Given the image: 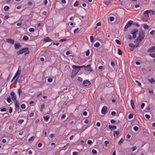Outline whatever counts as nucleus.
<instances>
[{"label": "nucleus", "instance_id": "5701e85b", "mask_svg": "<svg viewBox=\"0 0 155 155\" xmlns=\"http://www.w3.org/2000/svg\"><path fill=\"white\" fill-rule=\"evenodd\" d=\"M149 81L152 84H153L155 82V81L153 78H152L149 80Z\"/></svg>", "mask_w": 155, "mask_h": 155}, {"label": "nucleus", "instance_id": "13d9d810", "mask_svg": "<svg viewBox=\"0 0 155 155\" xmlns=\"http://www.w3.org/2000/svg\"><path fill=\"white\" fill-rule=\"evenodd\" d=\"M145 116L146 118L147 119H149L150 118V116L148 114H146L145 115Z\"/></svg>", "mask_w": 155, "mask_h": 155}, {"label": "nucleus", "instance_id": "c85d7f7f", "mask_svg": "<svg viewBox=\"0 0 155 155\" xmlns=\"http://www.w3.org/2000/svg\"><path fill=\"white\" fill-rule=\"evenodd\" d=\"M79 2L78 1H76L74 4V5L75 7H76L78 5Z\"/></svg>", "mask_w": 155, "mask_h": 155}, {"label": "nucleus", "instance_id": "f03ea898", "mask_svg": "<svg viewBox=\"0 0 155 155\" xmlns=\"http://www.w3.org/2000/svg\"><path fill=\"white\" fill-rule=\"evenodd\" d=\"M139 32L138 37L136 39L134 42H136L137 43H140L142 41L145 37V33L142 29L140 30Z\"/></svg>", "mask_w": 155, "mask_h": 155}, {"label": "nucleus", "instance_id": "37998d69", "mask_svg": "<svg viewBox=\"0 0 155 155\" xmlns=\"http://www.w3.org/2000/svg\"><path fill=\"white\" fill-rule=\"evenodd\" d=\"M42 94V93L41 92H38V94L37 95V97H39V96H41Z\"/></svg>", "mask_w": 155, "mask_h": 155}, {"label": "nucleus", "instance_id": "f257e3e1", "mask_svg": "<svg viewBox=\"0 0 155 155\" xmlns=\"http://www.w3.org/2000/svg\"><path fill=\"white\" fill-rule=\"evenodd\" d=\"M72 68H73L72 71L71 78H73L77 74L78 72L80 70V67L79 66L73 65Z\"/></svg>", "mask_w": 155, "mask_h": 155}, {"label": "nucleus", "instance_id": "412c9836", "mask_svg": "<svg viewBox=\"0 0 155 155\" xmlns=\"http://www.w3.org/2000/svg\"><path fill=\"white\" fill-rule=\"evenodd\" d=\"M50 118V116L49 115H47L46 116H44V120L46 121H47Z\"/></svg>", "mask_w": 155, "mask_h": 155}, {"label": "nucleus", "instance_id": "e433bc0d", "mask_svg": "<svg viewBox=\"0 0 155 155\" xmlns=\"http://www.w3.org/2000/svg\"><path fill=\"white\" fill-rule=\"evenodd\" d=\"M34 139V136L31 137L30 139L28 140V141L29 142L31 141L32 140H33Z\"/></svg>", "mask_w": 155, "mask_h": 155}, {"label": "nucleus", "instance_id": "f704fd0d", "mask_svg": "<svg viewBox=\"0 0 155 155\" xmlns=\"http://www.w3.org/2000/svg\"><path fill=\"white\" fill-rule=\"evenodd\" d=\"M133 117V115L132 114H130L128 116V118L129 119H132Z\"/></svg>", "mask_w": 155, "mask_h": 155}, {"label": "nucleus", "instance_id": "4468645a", "mask_svg": "<svg viewBox=\"0 0 155 155\" xmlns=\"http://www.w3.org/2000/svg\"><path fill=\"white\" fill-rule=\"evenodd\" d=\"M147 51L148 52H154L155 51V46L148 48L147 50Z\"/></svg>", "mask_w": 155, "mask_h": 155}, {"label": "nucleus", "instance_id": "ea45409f", "mask_svg": "<svg viewBox=\"0 0 155 155\" xmlns=\"http://www.w3.org/2000/svg\"><path fill=\"white\" fill-rule=\"evenodd\" d=\"M53 79L52 78H49L48 79V81L49 82L51 83Z\"/></svg>", "mask_w": 155, "mask_h": 155}, {"label": "nucleus", "instance_id": "6e6552de", "mask_svg": "<svg viewBox=\"0 0 155 155\" xmlns=\"http://www.w3.org/2000/svg\"><path fill=\"white\" fill-rule=\"evenodd\" d=\"M21 71V66H18V69L17 71V72L16 73V74H17L18 75V77H17V78H16L15 80V81L14 82H15L17 81V80L18 79L19 76H20V74Z\"/></svg>", "mask_w": 155, "mask_h": 155}, {"label": "nucleus", "instance_id": "39448f33", "mask_svg": "<svg viewBox=\"0 0 155 155\" xmlns=\"http://www.w3.org/2000/svg\"><path fill=\"white\" fill-rule=\"evenodd\" d=\"M11 98L14 102L17 101L16 100L17 96L15 93L14 92H12L10 93Z\"/></svg>", "mask_w": 155, "mask_h": 155}, {"label": "nucleus", "instance_id": "f3484780", "mask_svg": "<svg viewBox=\"0 0 155 155\" xmlns=\"http://www.w3.org/2000/svg\"><path fill=\"white\" fill-rule=\"evenodd\" d=\"M142 25L146 30L150 28V26L147 25V24H143Z\"/></svg>", "mask_w": 155, "mask_h": 155}, {"label": "nucleus", "instance_id": "393cba45", "mask_svg": "<svg viewBox=\"0 0 155 155\" xmlns=\"http://www.w3.org/2000/svg\"><path fill=\"white\" fill-rule=\"evenodd\" d=\"M118 54L120 55H121L122 54V51L120 50V49L119 48L118 49Z\"/></svg>", "mask_w": 155, "mask_h": 155}, {"label": "nucleus", "instance_id": "49530a36", "mask_svg": "<svg viewBox=\"0 0 155 155\" xmlns=\"http://www.w3.org/2000/svg\"><path fill=\"white\" fill-rule=\"evenodd\" d=\"M34 30H35V29L33 28H29V31L30 32H33L34 31Z\"/></svg>", "mask_w": 155, "mask_h": 155}, {"label": "nucleus", "instance_id": "f8f14e48", "mask_svg": "<svg viewBox=\"0 0 155 155\" xmlns=\"http://www.w3.org/2000/svg\"><path fill=\"white\" fill-rule=\"evenodd\" d=\"M86 68H85V70L88 71H93L92 68H91V65L88 64L86 66Z\"/></svg>", "mask_w": 155, "mask_h": 155}, {"label": "nucleus", "instance_id": "9b49d317", "mask_svg": "<svg viewBox=\"0 0 155 155\" xmlns=\"http://www.w3.org/2000/svg\"><path fill=\"white\" fill-rule=\"evenodd\" d=\"M150 13V11L149 10H148L146 11H145L143 13V15H144L145 17L146 18H147L149 17V14Z\"/></svg>", "mask_w": 155, "mask_h": 155}, {"label": "nucleus", "instance_id": "de8ad7c7", "mask_svg": "<svg viewBox=\"0 0 155 155\" xmlns=\"http://www.w3.org/2000/svg\"><path fill=\"white\" fill-rule=\"evenodd\" d=\"M140 18L144 21H147V20L145 18H144L143 17H141Z\"/></svg>", "mask_w": 155, "mask_h": 155}, {"label": "nucleus", "instance_id": "338daca9", "mask_svg": "<svg viewBox=\"0 0 155 155\" xmlns=\"http://www.w3.org/2000/svg\"><path fill=\"white\" fill-rule=\"evenodd\" d=\"M78 29H79V28H77L76 29H75L74 30V33H76V32L78 30Z\"/></svg>", "mask_w": 155, "mask_h": 155}, {"label": "nucleus", "instance_id": "c756f323", "mask_svg": "<svg viewBox=\"0 0 155 155\" xmlns=\"http://www.w3.org/2000/svg\"><path fill=\"white\" fill-rule=\"evenodd\" d=\"M134 130L136 131H138V127L135 126L133 128Z\"/></svg>", "mask_w": 155, "mask_h": 155}, {"label": "nucleus", "instance_id": "69168bd1", "mask_svg": "<svg viewBox=\"0 0 155 155\" xmlns=\"http://www.w3.org/2000/svg\"><path fill=\"white\" fill-rule=\"evenodd\" d=\"M110 3V2L109 1H106L104 2V3L106 5H108Z\"/></svg>", "mask_w": 155, "mask_h": 155}, {"label": "nucleus", "instance_id": "09e8293b", "mask_svg": "<svg viewBox=\"0 0 155 155\" xmlns=\"http://www.w3.org/2000/svg\"><path fill=\"white\" fill-rule=\"evenodd\" d=\"M9 113H12V107H9Z\"/></svg>", "mask_w": 155, "mask_h": 155}, {"label": "nucleus", "instance_id": "1a4fd4ad", "mask_svg": "<svg viewBox=\"0 0 155 155\" xmlns=\"http://www.w3.org/2000/svg\"><path fill=\"white\" fill-rule=\"evenodd\" d=\"M107 110V107L106 106H104L102 108L101 110V113L102 114H105Z\"/></svg>", "mask_w": 155, "mask_h": 155}, {"label": "nucleus", "instance_id": "7c9ffc66", "mask_svg": "<svg viewBox=\"0 0 155 155\" xmlns=\"http://www.w3.org/2000/svg\"><path fill=\"white\" fill-rule=\"evenodd\" d=\"M18 77V75L17 74H15V76H14L12 80L11 81L12 82L16 78H17V77Z\"/></svg>", "mask_w": 155, "mask_h": 155}, {"label": "nucleus", "instance_id": "aec40b11", "mask_svg": "<svg viewBox=\"0 0 155 155\" xmlns=\"http://www.w3.org/2000/svg\"><path fill=\"white\" fill-rule=\"evenodd\" d=\"M119 134V131L118 130L117 131H114L113 132V136L114 137L115 136V135L117 136Z\"/></svg>", "mask_w": 155, "mask_h": 155}, {"label": "nucleus", "instance_id": "a878e982", "mask_svg": "<svg viewBox=\"0 0 155 155\" xmlns=\"http://www.w3.org/2000/svg\"><path fill=\"white\" fill-rule=\"evenodd\" d=\"M7 101L8 103H10L11 101V97H8L7 98Z\"/></svg>", "mask_w": 155, "mask_h": 155}, {"label": "nucleus", "instance_id": "4d7b16f0", "mask_svg": "<svg viewBox=\"0 0 155 155\" xmlns=\"http://www.w3.org/2000/svg\"><path fill=\"white\" fill-rule=\"evenodd\" d=\"M148 92L151 94H153V90H149L148 91Z\"/></svg>", "mask_w": 155, "mask_h": 155}, {"label": "nucleus", "instance_id": "0eeeda50", "mask_svg": "<svg viewBox=\"0 0 155 155\" xmlns=\"http://www.w3.org/2000/svg\"><path fill=\"white\" fill-rule=\"evenodd\" d=\"M90 84V82L88 80H86L83 82L82 85L83 86L86 87L89 86Z\"/></svg>", "mask_w": 155, "mask_h": 155}, {"label": "nucleus", "instance_id": "bf43d9fd", "mask_svg": "<svg viewBox=\"0 0 155 155\" xmlns=\"http://www.w3.org/2000/svg\"><path fill=\"white\" fill-rule=\"evenodd\" d=\"M145 106V104L144 103H142L141 106V109H143Z\"/></svg>", "mask_w": 155, "mask_h": 155}, {"label": "nucleus", "instance_id": "680f3d73", "mask_svg": "<svg viewBox=\"0 0 155 155\" xmlns=\"http://www.w3.org/2000/svg\"><path fill=\"white\" fill-rule=\"evenodd\" d=\"M155 13V12L154 11H150V14L151 15H153Z\"/></svg>", "mask_w": 155, "mask_h": 155}, {"label": "nucleus", "instance_id": "20e7f679", "mask_svg": "<svg viewBox=\"0 0 155 155\" xmlns=\"http://www.w3.org/2000/svg\"><path fill=\"white\" fill-rule=\"evenodd\" d=\"M138 32V30L137 29H132L130 33L133 35V38H135L136 37V33Z\"/></svg>", "mask_w": 155, "mask_h": 155}, {"label": "nucleus", "instance_id": "6ab92c4d", "mask_svg": "<svg viewBox=\"0 0 155 155\" xmlns=\"http://www.w3.org/2000/svg\"><path fill=\"white\" fill-rule=\"evenodd\" d=\"M134 102L133 100L131 99L130 100V105L133 109H134Z\"/></svg>", "mask_w": 155, "mask_h": 155}, {"label": "nucleus", "instance_id": "0e129e2a", "mask_svg": "<svg viewBox=\"0 0 155 155\" xmlns=\"http://www.w3.org/2000/svg\"><path fill=\"white\" fill-rule=\"evenodd\" d=\"M22 24V22H19L17 24V25L18 26H19L21 25Z\"/></svg>", "mask_w": 155, "mask_h": 155}, {"label": "nucleus", "instance_id": "e2e57ef3", "mask_svg": "<svg viewBox=\"0 0 155 155\" xmlns=\"http://www.w3.org/2000/svg\"><path fill=\"white\" fill-rule=\"evenodd\" d=\"M78 154V152H74L73 153V155H77Z\"/></svg>", "mask_w": 155, "mask_h": 155}, {"label": "nucleus", "instance_id": "603ef678", "mask_svg": "<svg viewBox=\"0 0 155 155\" xmlns=\"http://www.w3.org/2000/svg\"><path fill=\"white\" fill-rule=\"evenodd\" d=\"M0 111L1 112H3V111L5 112L6 111V109L5 108H3L2 109H1L0 110Z\"/></svg>", "mask_w": 155, "mask_h": 155}, {"label": "nucleus", "instance_id": "6e6d98bb", "mask_svg": "<svg viewBox=\"0 0 155 155\" xmlns=\"http://www.w3.org/2000/svg\"><path fill=\"white\" fill-rule=\"evenodd\" d=\"M78 80L79 81H80V82H82L83 80V79L82 78L80 77H78Z\"/></svg>", "mask_w": 155, "mask_h": 155}, {"label": "nucleus", "instance_id": "79ce46f5", "mask_svg": "<svg viewBox=\"0 0 155 155\" xmlns=\"http://www.w3.org/2000/svg\"><path fill=\"white\" fill-rule=\"evenodd\" d=\"M21 108L24 109L25 108V105L24 104H22L21 105Z\"/></svg>", "mask_w": 155, "mask_h": 155}, {"label": "nucleus", "instance_id": "a18cd8bd", "mask_svg": "<svg viewBox=\"0 0 155 155\" xmlns=\"http://www.w3.org/2000/svg\"><path fill=\"white\" fill-rule=\"evenodd\" d=\"M150 55L153 58H155V53L153 54H150Z\"/></svg>", "mask_w": 155, "mask_h": 155}, {"label": "nucleus", "instance_id": "c03bdc74", "mask_svg": "<svg viewBox=\"0 0 155 155\" xmlns=\"http://www.w3.org/2000/svg\"><path fill=\"white\" fill-rule=\"evenodd\" d=\"M91 42H92L94 41V37L93 36H91L90 37Z\"/></svg>", "mask_w": 155, "mask_h": 155}, {"label": "nucleus", "instance_id": "864d4df0", "mask_svg": "<svg viewBox=\"0 0 155 155\" xmlns=\"http://www.w3.org/2000/svg\"><path fill=\"white\" fill-rule=\"evenodd\" d=\"M111 65L113 67H114L115 66V63L113 61H111Z\"/></svg>", "mask_w": 155, "mask_h": 155}, {"label": "nucleus", "instance_id": "ddd939ff", "mask_svg": "<svg viewBox=\"0 0 155 155\" xmlns=\"http://www.w3.org/2000/svg\"><path fill=\"white\" fill-rule=\"evenodd\" d=\"M15 48L16 49H18L21 47L20 43L18 42L16 43L14 45Z\"/></svg>", "mask_w": 155, "mask_h": 155}, {"label": "nucleus", "instance_id": "5fc2aeb1", "mask_svg": "<svg viewBox=\"0 0 155 155\" xmlns=\"http://www.w3.org/2000/svg\"><path fill=\"white\" fill-rule=\"evenodd\" d=\"M109 142L108 141H104V144L106 146H107V145L109 144Z\"/></svg>", "mask_w": 155, "mask_h": 155}, {"label": "nucleus", "instance_id": "473e14b6", "mask_svg": "<svg viewBox=\"0 0 155 155\" xmlns=\"http://www.w3.org/2000/svg\"><path fill=\"white\" fill-rule=\"evenodd\" d=\"M92 152L94 154H96L97 153V151L94 149H93L92 150Z\"/></svg>", "mask_w": 155, "mask_h": 155}, {"label": "nucleus", "instance_id": "423d86ee", "mask_svg": "<svg viewBox=\"0 0 155 155\" xmlns=\"http://www.w3.org/2000/svg\"><path fill=\"white\" fill-rule=\"evenodd\" d=\"M133 23V21H129L127 23V24L125 26L124 30L125 31H126L127 30V29L128 27H130L132 24Z\"/></svg>", "mask_w": 155, "mask_h": 155}, {"label": "nucleus", "instance_id": "a19ab883", "mask_svg": "<svg viewBox=\"0 0 155 155\" xmlns=\"http://www.w3.org/2000/svg\"><path fill=\"white\" fill-rule=\"evenodd\" d=\"M67 39L66 38L62 39L59 40V41L63 42L66 41Z\"/></svg>", "mask_w": 155, "mask_h": 155}, {"label": "nucleus", "instance_id": "9d476101", "mask_svg": "<svg viewBox=\"0 0 155 155\" xmlns=\"http://www.w3.org/2000/svg\"><path fill=\"white\" fill-rule=\"evenodd\" d=\"M15 110L16 111H18V110L19 109V103L18 101L16 102H15Z\"/></svg>", "mask_w": 155, "mask_h": 155}, {"label": "nucleus", "instance_id": "cd10ccee", "mask_svg": "<svg viewBox=\"0 0 155 155\" xmlns=\"http://www.w3.org/2000/svg\"><path fill=\"white\" fill-rule=\"evenodd\" d=\"M24 121V120H23L20 119L18 120V123L19 124H21Z\"/></svg>", "mask_w": 155, "mask_h": 155}, {"label": "nucleus", "instance_id": "4c0bfd02", "mask_svg": "<svg viewBox=\"0 0 155 155\" xmlns=\"http://www.w3.org/2000/svg\"><path fill=\"white\" fill-rule=\"evenodd\" d=\"M124 141V139L123 138L121 139L118 142V144H119L120 143H122Z\"/></svg>", "mask_w": 155, "mask_h": 155}, {"label": "nucleus", "instance_id": "2f4dec72", "mask_svg": "<svg viewBox=\"0 0 155 155\" xmlns=\"http://www.w3.org/2000/svg\"><path fill=\"white\" fill-rule=\"evenodd\" d=\"M129 46L130 47H131L133 48H134L135 46V45H134L133 44H129Z\"/></svg>", "mask_w": 155, "mask_h": 155}, {"label": "nucleus", "instance_id": "bb28decb", "mask_svg": "<svg viewBox=\"0 0 155 155\" xmlns=\"http://www.w3.org/2000/svg\"><path fill=\"white\" fill-rule=\"evenodd\" d=\"M100 44L99 42H97L94 45V46L96 47H98L100 46Z\"/></svg>", "mask_w": 155, "mask_h": 155}, {"label": "nucleus", "instance_id": "774afa93", "mask_svg": "<svg viewBox=\"0 0 155 155\" xmlns=\"http://www.w3.org/2000/svg\"><path fill=\"white\" fill-rule=\"evenodd\" d=\"M54 135V134H51L50 135L49 137L51 138H52L53 137Z\"/></svg>", "mask_w": 155, "mask_h": 155}, {"label": "nucleus", "instance_id": "7ed1b4c3", "mask_svg": "<svg viewBox=\"0 0 155 155\" xmlns=\"http://www.w3.org/2000/svg\"><path fill=\"white\" fill-rule=\"evenodd\" d=\"M28 50V48L27 47L22 48L17 52V54L18 55L21 54L25 52Z\"/></svg>", "mask_w": 155, "mask_h": 155}, {"label": "nucleus", "instance_id": "052dcab7", "mask_svg": "<svg viewBox=\"0 0 155 155\" xmlns=\"http://www.w3.org/2000/svg\"><path fill=\"white\" fill-rule=\"evenodd\" d=\"M87 143L89 144H91L92 143V141L91 140H88L87 141Z\"/></svg>", "mask_w": 155, "mask_h": 155}, {"label": "nucleus", "instance_id": "72a5a7b5", "mask_svg": "<svg viewBox=\"0 0 155 155\" xmlns=\"http://www.w3.org/2000/svg\"><path fill=\"white\" fill-rule=\"evenodd\" d=\"M115 41L116 42V43L118 45H120L121 44L120 42L118 40H117V39Z\"/></svg>", "mask_w": 155, "mask_h": 155}, {"label": "nucleus", "instance_id": "b1692460", "mask_svg": "<svg viewBox=\"0 0 155 155\" xmlns=\"http://www.w3.org/2000/svg\"><path fill=\"white\" fill-rule=\"evenodd\" d=\"M9 6H5L4 8V10L5 11H8V10H9Z\"/></svg>", "mask_w": 155, "mask_h": 155}, {"label": "nucleus", "instance_id": "3c124183", "mask_svg": "<svg viewBox=\"0 0 155 155\" xmlns=\"http://www.w3.org/2000/svg\"><path fill=\"white\" fill-rule=\"evenodd\" d=\"M89 53H90V51H89V50H88L86 52V55L87 56H88L89 54Z\"/></svg>", "mask_w": 155, "mask_h": 155}, {"label": "nucleus", "instance_id": "4be33fe9", "mask_svg": "<svg viewBox=\"0 0 155 155\" xmlns=\"http://www.w3.org/2000/svg\"><path fill=\"white\" fill-rule=\"evenodd\" d=\"M28 38H29L27 36L24 35L23 37V40L25 41H27L28 40Z\"/></svg>", "mask_w": 155, "mask_h": 155}, {"label": "nucleus", "instance_id": "dca6fc26", "mask_svg": "<svg viewBox=\"0 0 155 155\" xmlns=\"http://www.w3.org/2000/svg\"><path fill=\"white\" fill-rule=\"evenodd\" d=\"M6 41L9 43H10L12 44H13L15 43V41L14 40L12 39H6Z\"/></svg>", "mask_w": 155, "mask_h": 155}, {"label": "nucleus", "instance_id": "a211bd4d", "mask_svg": "<svg viewBox=\"0 0 155 155\" xmlns=\"http://www.w3.org/2000/svg\"><path fill=\"white\" fill-rule=\"evenodd\" d=\"M52 40L48 37H47L46 38H45L43 39V41L45 42H51L52 41Z\"/></svg>", "mask_w": 155, "mask_h": 155}, {"label": "nucleus", "instance_id": "58836bf2", "mask_svg": "<svg viewBox=\"0 0 155 155\" xmlns=\"http://www.w3.org/2000/svg\"><path fill=\"white\" fill-rule=\"evenodd\" d=\"M114 18L113 17H110V21H112L114 20Z\"/></svg>", "mask_w": 155, "mask_h": 155}, {"label": "nucleus", "instance_id": "8fccbe9b", "mask_svg": "<svg viewBox=\"0 0 155 155\" xmlns=\"http://www.w3.org/2000/svg\"><path fill=\"white\" fill-rule=\"evenodd\" d=\"M111 114L113 116H115L116 114V113L115 111H112L111 112Z\"/></svg>", "mask_w": 155, "mask_h": 155}, {"label": "nucleus", "instance_id": "c9c22d12", "mask_svg": "<svg viewBox=\"0 0 155 155\" xmlns=\"http://www.w3.org/2000/svg\"><path fill=\"white\" fill-rule=\"evenodd\" d=\"M21 90L20 89H19L18 90V92L19 95V96L20 97L21 95Z\"/></svg>", "mask_w": 155, "mask_h": 155}, {"label": "nucleus", "instance_id": "2eb2a0df", "mask_svg": "<svg viewBox=\"0 0 155 155\" xmlns=\"http://www.w3.org/2000/svg\"><path fill=\"white\" fill-rule=\"evenodd\" d=\"M108 128L111 130H113L116 129L117 127L115 125H108Z\"/></svg>", "mask_w": 155, "mask_h": 155}]
</instances>
